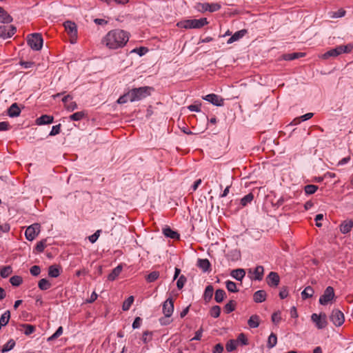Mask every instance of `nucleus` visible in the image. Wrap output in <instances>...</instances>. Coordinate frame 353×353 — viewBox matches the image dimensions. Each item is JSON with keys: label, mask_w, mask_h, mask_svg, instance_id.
Segmentation results:
<instances>
[{"label": "nucleus", "mask_w": 353, "mask_h": 353, "mask_svg": "<svg viewBox=\"0 0 353 353\" xmlns=\"http://www.w3.org/2000/svg\"><path fill=\"white\" fill-rule=\"evenodd\" d=\"M63 334V327H59L56 332L48 339V341H53L59 337Z\"/></svg>", "instance_id": "nucleus-53"}, {"label": "nucleus", "mask_w": 353, "mask_h": 353, "mask_svg": "<svg viewBox=\"0 0 353 353\" xmlns=\"http://www.w3.org/2000/svg\"><path fill=\"white\" fill-rule=\"evenodd\" d=\"M203 99L216 106H223L224 104L223 99L215 94H207Z\"/></svg>", "instance_id": "nucleus-15"}, {"label": "nucleus", "mask_w": 353, "mask_h": 353, "mask_svg": "<svg viewBox=\"0 0 353 353\" xmlns=\"http://www.w3.org/2000/svg\"><path fill=\"white\" fill-rule=\"evenodd\" d=\"M12 21V18L8 13L1 7H0V21L2 23H10Z\"/></svg>", "instance_id": "nucleus-27"}, {"label": "nucleus", "mask_w": 353, "mask_h": 353, "mask_svg": "<svg viewBox=\"0 0 353 353\" xmlns=\"http://www.w3.org/2000/svg\"><path fill=\"white\" fill-rule=\"evenodd\" d=\"M335 296L334 288L328 286L325 288L323 295L319 298V303L322 305H327Z\"/></svg>", "instance_id": "nucleus-9"}, {"label": "nucleus", "mask_w": 353, "mask_h": 353, "mask_svg": "<svg viewBox=\"0 0 353 353\" xmlns=\"http://www.w3.org/2000/svg\"><path fill=\"white\" fill-rule=\"evenodd\" d=\"M46 239H43L39 242H37L36 246H35V250H37V252H43L44 251V249L46 248Z\"/></svg>", "instance_id": "nucleus-49"}, {"label": "nucleus", "mask_w": 353, "mask_h": 353, "mask_svg": "<svg viewBox=\"0 0 353 353\" xmlns=\"http://www.w3.org/2000/svg\"><path fill=\"white\" fill-rule=\"evenodd\" d=\"M30 274L32 276H38L41 272V268L39 265H33L30 269Z\"/></svg>", "instance_id": "nucleus-58"}, {"label": "nucleus", "mask_w": 353, "mask_h": 353, "mask_svg": "<svg viewBox=\"0 0 353 353\" xmlns=\"http://www.w3.org/2000/svg\"><path fill=\"white\" fill-rule=\"evenodd\" d=\"M22 326L24 327L23 333L26 335H30L33 333L35 330V327L30 324H23Z\"/></svg>", "instance_id": "nucleus-52"}, {"label": "nucleus", "mask_w": 353, "mask_h": 353, "mask_svg": "<svg viewBox=\"0 0 353 353\" xmlns=\"http://www.w3.org/2000/svg\"><path fill=\"white\" fill-rule=\"evenodd\" d=\"M267 283L270 287H277L280 282V277L278 273L270 272L266 278Z\"/></svg>", "instance_id": "nucleus-16"}, {"label": "nucleus", "mask_w": 353, "mask_h": 353, "mask_svg": "<svg viewBox=\"0 0 353 353\" xmlns=\"http://www.w3.org/2000/svg\"><path fill=\"white\" fill-rule=\"evenodd\" d=\"M16 28L12 26H3L0 27V37L3 39L10 38L16 32Z\"/></svg>", "instance_id": "nucleus-13"}, {"label": "nucleus", "mask_w": 353, "mask_h": 353, "mask_svg": "<svg viewBox=\"0 0 353 353\" xmlns=\"http://www.w3.org/2000/svg\"><path fill=\"white\" fill-rule=\"evenodd\" d=\"M247 272L250 280L261 281L263 278L264 268L262 265H257L254 269H248Z\"/></svg>", "instance_id": "nucleus-8"}, {"label": "nucleus", "mask_w": 353, "mask_h": 353, "mask_svg": "<svg viewBox=\"0 0 353 353\" xmlns=\"http://www.w3.org/2000/svg\"><path fill=\"white\" fill-rule=\"evenodd\" d=\"M54 118L52 116L44 114L39 117L36 123L37 125H46V124H50L53 122Z\"/></svg>", "instance_id": "nucleus-24"}, {"label": "nucleus", "mask_w": 353, "mask_h": 353, "mask_svg": "<svg viewBox=\"0 0 353 353\" xmlns=\"http://www.w3.org/2000/svg\"><path fill=\"white\" fill-rule=\"evenodd\" d=\"M353 45L349 43L347 45H341L336 46L335 48L331 49L323 54L321 55V58L323 59H327L330 57H336L343 53H348L352 51Z\"/></svg>", "instance_id": "nucleus-4"}, {"label": "nucleus", "mask_w": 353, "mask_h": 353, "mask_svg": "<svg viewBox=\"0 0 353 353\" xmlns=\"http://www.w3.org/2000/svg\"><path fill=\"white\" fill-rule=\"evenodd\" d=\"M221 6L218 3H198L195 6V8L200 12H205L206 11H209L210 12H214L218 11L221 9Z\"/></svg>", "instance_id": "nucleus-6"}, {"label": "nucleus", "mask_w": 353, "mask_h": 353, "mask_svg": "<svg viewBox=\"0 0 353 353\" xmlns=\"http://www.w3.org/2000/svg\"><path fill=\"white\" fill-rule=\"evenodd\" d=\"M40 225L39 223H34L28 226L25 231V236L27 240L32 241L40 232Z\"/></svg>", "instance_id": "nucleus-10"}, {"label": "nucleus", "mask_w": 353, "mask_h": 353, "mask_svg": "<svg viewBox=\"0 0 353 353\" xmlns=\"http://www.w3.org/2000/svg\"><path fill=\"white\" fill-rule=\"evenodd\" d=\"M248 324L251 328H256L260 324V318L258 315H252L248 321Z\"/></svg>", "instance_id": "nucleus-26"}, {"label": "nucleus", "mask_w": 353, "mask_h": 353, "mask_svg": "<svg viewBox=\"0 0 353 353\" xmlns=\"http://www.w3.org/2000/svg\"><path fill=\"white\" fill-rule=\"evenodd\" d=\"M267 294L265 290H260L253 294V299L255 303H262L266 300Z\"/></svg>", "instance_id": "nucleus-20"}, {"label": "nucleus", "mask_w": 353, "mask_h": 353, "mask_svg": "<svg viewBox=\"0 0 353 353\" xmlns=\"http://www.w3.org/2000/svg\"><path fill=\"white\" fill-rule=\"evenodd\" d=\"M63 26L65 31L71 39H76L77 37V28L75 23L71 21H67L63 23Z\"/></svg>", "instance_id": "nucleus-12"}, {"label": "nucleus", "mask_w": 353, "mask_h": 353, "mask_svg": "<svg viewBox=\"0 0 353 353\" xmlns=\"http://www.w3.org/2000/svg\"><path fill=\"white\" fill-rule=\"evenodd\" d=\"M163 234L166 236L172 239H179L180 235L179 234L172 230L170 227L166 226L163 229Z\"/></svg>", "instance_id": "nucleus-22"}, {"label": "nucleus", "mask_w": 353, "mask_h": 353, "mask_svg": "<svg viewBox=\"0 0 353 353\" xmlns=\"http://www.w3.org/2000/svg\"><path fill=\"white\" fill-rule=\"evenodd\" d=\"M208 24L206 18L187 19L177 23V26L185 29H199Z\"/></svg>", "instance_id": "nucleus-2"}, {"label": "nucleus", "mask_w": 353, "mask_h": 353, "mask_svg": "<svg viewBox=\"0 0 353 353\" xmlns=\"http://www.w3.org/2000/svg\"><path fill=\"white\" fill-rule=\"evenodd\" d=\"M10 319V312L9 310H6L0 317V324L6 326Z\"/></svg>", "instance_id": "nucleus-37"}, {"label": "nucleus", "mask_w": 353, "mask_h": 353, "mask_svg": "<svg viewBox=\"0 0 353 353\" xmlns=\"http://www.w3.org/2000/svg\"><path fill=\"white\" fill-rule=\"evenodd\" d=\"M28 44L34 50H39L43 46V38L39 33H33L28 36Z\"/></svg>", "instance_id": "nucleus-5"}, {"label": "nucleus", "mask_w": 353, "mask_h": 353, "mask_svg": "<svg viewBox=\"0 0 353 353\" xmlns=\"http://www.w3.org/2000/svg\"><path fill=\"white\" fill-rule=\"evenodd\" d=\"M170 316H166L164 315L163 317L159 319V322L161 325H168L171 323L172 320L170 319Z\"/></svg>", "instance_id": "nucleus-62"}, {"label": "nucleus", "mask_w": 353, "mask_h": 353, "mask_svg": "<svg viewBox=\"0 0 353 353\" xmlns=\"http://www.w3.org/2000/svg\"><path fill=\"white\" fill-rule=\"evenodd\" d=\"M226 288L229 292H237L239 290L236 288V284L231 281H227L225 282Z\"/></svg>", "instance_id": "nucleus-46"}, {"label": "nucleus", "mask_w": 353, "mask_h": 353, "mask_svg": "<svg viewBox=\"0 0 353 353\" xmlns=\"http://www.w3.org/2000/svg\"><path fill=\"white\" fill-rule=\"evenodd\" d=\"M65 109L69 112H72L77 108V104L74 101H71L65 105Z\"/></svg>", "instance_id": "nucleus-61"}, {"label": "nucleus", "mask_w": 353, "mask_h": 353, "mask_svg": "<svg viewBox=\"0 0 353 353\" xmlns=\"http://www.w3.org/2000/svg\"><path fill=\"white\" fill-rule=\"evenodd\" d=\"M245 273L246 272L244 269L238 268V269L233 270L231 272L230 275L236 280L242 281V280L243 279V278L245 276Z\"/></svg>", "instance_id": "nucleus-21"}, {"label": "nucleus", "mask_w": 353, "mask_h": 353, "mask_svg": "<svg viewBox=\"0 0 353 353\" xmlns=\"http://www.w3.org/2000/svg\"><path fill=\"white\" fill-rule=\"evenodd\" d=\"M339 228L342 234H347L352 230L353 228V221L352 220H345L341 223Z\"/></svg>", "instance_id": "nucleus-18"}, {"label": "nucleus", "mask_w": 353, "mask_h": 353, "mask_svg": "<svg viewBox=\"0 0 353 353\" xmlns=\"http://www.w3.org/2000/svg\"><path fill=\"white\" fill-rule=\"evenodd\" d=\"M148 51V48H146L145 47H140V48H134V50H132L131 52H135V53L138 54L139 56H143V55L145 54V53Z\"/></svg>", "instance_id": "nucleus-56"}, {"label": "nucleus", "mask_w": 353, "mask_h": 353, "mask_svg": "<svg viewBox=\"0 0 353 353\" xmlns=\"http://www.w3.org/2000/svg\"><path fill=\"white\" fill-rule=\"evenodd\" d=\"M174 312V300L172 298H168L163 303V313L166 316H171Z\"/></svg>", "instance_id": "nucleus-14"}, {"label": "nucleus", "mask_w": 353, "mask_h": 353, "mask_svg": "<svg viewBox=\"0 0 353 353\" xmlns=\"http://www.w3.org/2000/svg\"><path fill=\"white\" fill-rule=\"evenodd\" d=\"M134 302V296H130L123 303L122 309L123 311H128L130 310L132 304Z\"/></svg>", "instance_id": "nucleus-43"}, {"label": "nucleus", "mask_w": 353, "mask_h": 353, "mask_svg": "<svg viewBox=\"0 0 353 353\" xmlns=\"http://www.w3.org/2000/svg\"><path fill=\"white\" fill-rule=\"evenodd\" d=\"M12 272V269L10 265L3 267L0 270V276L2 278H7Z\"/></svg>", "instance_id": "nucleus-40"}, {"label": "nucleus", "mask_w": 353, "mask_h": 353, "mask_svg": "<svg viewBox=\"0 0 353 353\" xmlns=\"http://www.w3.org/2000/svg\"><path fill=\"white\" fill-rule=\"evenodd\" d=\"M314 292L313 288L310 286H307L304 289V290L301 293L302 298L303 299L310 298L313 296Z\"/></svg>", "instance_id": "nucleus-41"}, {"label": "nucleus", "mask_w": 353, "mask_h": 353, "mask_svg": "<svg viewBox=\"0 0 353 353\" xmlns=\"http://www.w3.org/2000/svg\"><path fill=\"white\" fill-rule=\"evenodd\" d=\"M236 343H241V345H248V339L246 337V336L243 334V333H241L238 337H237V339L236 340Z\"/></svg>", "instance_id": "nucleus-54"}, {"label": "nucleus", "mask_w": 353, "mask_h": 353, "mask_svg": "<svg viewBox=\"0 0 353 353\" xmlns=\"http://www.w3.org/2000/svg\"><path fill=\"white\" fill-rule=\"evenodd\" d=\"M186 282V278L185 276L181 275L176 282V286L178 289L181 290L183 288L185 283Z\"/></svg>", "instance_id": "nucleus-57"}, {"label": "nucleus", "mask_w": 353, "mask_h": 353, "mask_svg": "<svg viewBox=\"0 0 353 353\" xmlns=\"http://www.w3.org/2000/svg\"><path fill=\"white\" fill-rule=\"evenodd\" d=\"M15 341L13 339H10L6 344L3 345L1 352L5 353L12 350L15 346Z\"/></svg>", "instance_id": "nucleus-35"}, {"label": "nucleus", "mask_w": 353, "mask_h": 353, "mask_svg": "<svg viewBox=\"0 0 353 353\" xmlns=\"http://www.w3.org/2000/svg\"><path fill=\"white\" fill-rule=\"evenodd\" d=\"M21 109L17 103H12L8 110V114L10 117H16L20 115Z\"/></svg>", "instance_id": "nucleus-23"}, {"label": "nucleus", "mask_w": 353, "mask_h": 353, "mask_svg": "<svg viewBox=\"0 0 353 353\" xmlns=\"http://www.w3.org/2000/svg\"><path fill=\"white\" fill-rule=\"evenodd\" d=\"M248 31L245 29H242L236 32L232 37L228 40L227 43L231 44L236 41H239L240 39L243 38L246 34Z\"/></svg>", "instance_id": "nucleus-17"}, {"label": "nucleus", "mask_w": 353, "mask_h": 353, "mask_svg": "<svg viewBox=\"0 0 353 353\" xmlns=\"http://www.w3.org/2000/svg\"><path fill=\"white\" fill-rule=\"evenodd\" d=\"M153 88L150 86H143L130 90L131 102L140 101L151 94Z\"/></svg>", "instance_id": "nucleus-3"}, {"label": "nucleus", "mask_w": 353, "mask_h": 353, "mask_svg": "<svg viewBox=\"0 0 353 353\" xmlns=\"http://www.w3.org/2000/svg\"><path fill=\"white\" fill-rule=\"evenodd\" d=\"M159 276V272L157 271H153L150 272L146 277V280L148 282H154L156 281Z\"/></svg>", "instance_id": "nucleus-51"}, {"label": "nucleus", "mask_w": 353, "mask_h": 353, "mask_svg": "<svg viewBox=\"0 0 353 353\" xmlns=\"http://www.w3.org/2000/svg\"><path fill=\"white\" fill-rule=\"evenodd\" d=\"M38 287L41 290H47L51 287V283L46 279H41L39 281Z\"/></svg>", "instance_id": "nucleus-36"}, {"label": "nucleus", "mask_w": 353, "mask_h": 353, "mask_svg": "<svg viewBox=\"0 0 353 353\" xmlns=\"http://www.w3.org/2000/svg\"><path fill=\"white\" fill-rule=\"evenodd\" d=\"M277 343V336L275 334L271 333L268 339L267 346L269 349L274 347Z\"/></svg>", "instance_id": "nucleus-32"}, {"label": "nucleus", "mask_w": 353, "mask_h": 353, "mask_svg": "<svg viewBox=\"0 0 353 353\" xmlns=\"http://www.w3.org/2000/svg\"><path fill=\"white\" fill-rule=\"evenodd\" d=\"M346 12L343 9H339L336 12H330L329 16L332 19L340 18L345 16Z\"/></svg>", "instance_id": "nucleus-44"}, {"label": "nucleus", "mask_w": 353, "mask_h": 353, "mask_svg": "<svg viewBox=\"0 0 353 353\" xmlns=\"http://www.w3.org/2000/svg\"><path fill=\"white\" fill-rule=\"evenodd\" d=\"M288 296V290L286 287H283L279 292V296L281 299H285Z\"/></svg>", "instance_id": "nucleus-63"}, {"label": "nucleus", "mask_w": 353, "mask_h": 353, "mask_svg": "<svg viewBox=\"0 0 353 353\" xmlns=\"http://www.w3.org/2000/svg\"><path fill=\"white\" fill-rule=\"evenodd\" d=\"M213 292H214V288H213V286L211 285H208L206 288H205V292H204V294H203V299L205 301H209L212 296H213Z\"/></svg>", "instance_id": "nucleus-29"}, {"label": "nucleus", "mask_w": 353, "mask_h": 353, "mask_svg": "<svg viewBox=\"0 0 353 353\" xmlns=\"http://www.w3.org/2000/svg\"><path fill=\"white\" fill-rule=\"evenodd\" d=\"M123 269L122 265H119L114 268L112 272L108 274V279L109 281H114L117 277L121 274Z\"/></svg>", "instance_id": "nucleus-25"}, {"label": "nucleus", "mask_w": 353, "mask_h": 353, "mask_svg": "<svg viewBox=\"0 0 353 353\" xmlns=\"http://www.w3.org/2000/svg\"><path fill=\"white\" fill-rule=\"evenodd\" d=\"M236 303L234 301H233V300L230 301L229 303L225 304V305L224 306L225 312L226 314H229V313L233 312L236 308Z\"/></svg>", "instance_id": "nucleus-39"}, {"label": "nucleus", "mask_w": 353, "mask_h": 353, "mask_svg": "<svg viewBox=\"0 0 353 353\" xmlns=\"http://www.w3.org/2000/svg\"><path fill=\"white\" fill-rule=\"evenodd\" d=\"M254 199V194L250 192L248 194H246L245 196H244L241 199V205L243 207L248 205L249 203H250L252 200Z\"/></svg>", "instance_id": "nucleus-34"}, {"label": "nucleus", "mask_w": 353, "mask_h": 353, "mask_svg": "<svg viewBox=\"0 0 353 353\" xmlns=\"http://www.w3.org/2000/svg\"><path fill=\"white\" fill-rule=\"evenodd\" d=\"M61 125L59 123L58 125H54L52 128V130L49 134L50 136H55L60 133Z\"/></svg>", "instance_id": "nucleus-55"}, {"label": "nucleus", "mask_w": 353, "mask_h": 353, "mask_svg": "<svg viewBox=\"0 0 353 353\" xmlns=\"http://www.w3.org/2000/svg\"><path fill=\"white\" fill-rule=\"evenodd\" d=\"M237 344L236 341L230 340L227 342L225 347L228 352H230L236 348Z\"/></svg>", "instance_id": "nucleus-50"}, {"label": "nucleus", "mask_w": 353, "mask_h": 353, "mask_svg": "<svg viewBox=\"0 0 353 353\" xmlns=\"http://www.w3.org/2000/svg\"><path fill=\"white\" fill-rule=\"evenodd\" d=\"M86 116L85 111H80L71 114L69 117L71 121H81Z\"/></svg>", "instance_id": "nucleus-31"}, {"label": "nucleus", "mask_w": 353, "mask_h": 353, "mask_svg": "<svg viewBox=\"0 0 353 353\" xmlns=\"http://www.w3.org/2000/svg\"><path fill=\"white\" fill-rule=\"evenodd\" d=\"M305 54L303 52H294L291 54H288L284 56V59L288 61H292L300 57H304Z\"/></svg>", "instance_id": "nucleus-38"}, {"label": "nucleus", "mask_w": 353, "mask_h": 353, "mask_svg": "<svg viewBox=\"0 0 353 353\" xmlns=\"http://www.w3.org/2000/svg\"><path fill=\"white\" fill-rule=\"evenodd\" d=\"M10 282L13 286L17 287L22 283L23 279L21 276L15 275L10 279Z\"/></svg>", "instance_id": "nucleus-45"}, {"label": "nucleus", "mask_w": 353, "mask_h": 353, "mask_svg": "<svg viewBox=\"0 0 353 353\" xmlns=\"http://www.w3.org/2000/svg\"><path fill=\"white\" fill-rule=\"evenodd\" d=\"M313 117V113H311V112H309V113H307L304 115H302L301 117L299 118H296L293 120V121L292 122V123L293 125H297L299 124L301 121H307L310 119H311L312 117Z\"/></svg>", "instance_id": "nucleus-33"}, {"label": "nucleus", "mask_w": 353, "mask_h": 353, "mask_svg": "<svg viewBox=\"0 0 353 353\" xmlns=\"http://www.w3.org/2000/svg\"><path fill=\"white\" fill-rule=\"evenodd\" d=\"M330 319L336 326H341L345 321L344 314L341 310L334 309L332 311Z\"/></svg>", "instance_id": "nucleus-11"}, {"label": "nucleus", "mask_w": 353, "mask_h": 353, "mask_svg": "<svg viewBox=\"0 0 353 353\" xmlns=\"http://www.w3.org/2000/svg\"><path fill=\"white\" fill-rule=\"evenodd\" d=\"M152 332L149 331H145L143 333L142 341L144 343H148L151 339Z\"/></svg>", "instance_id": "nucleus-59"}, {"label": "nucleus", "mask_w": 353, "mask_h": 353, "mask_svg": "<svg viewBox=\"0 0 353 353\" xmlns=\"http://www.w3.org/2000/svg\"><path fill=\"white\" fill-rule=\"evenodd\" d=\"M129 40L128 32L114 29L109 31L102 39V43L110 50H117L125 46Z\"/></svg>", "instance_id": "nucleus-1"}, {"label": "nucleus", "mask_w": 353, "mask_h": 353, "mask_svg": "<svg viewBox=\"0 0 353 353\" xmlns=\"http://www.w3.org/2000/svg\"><path fill=\"white\" fill-rule=\"evenodd\" d=\"M311 320L319 330L325 328L327 325V316L325 313H314L311 316Z\"/></svg>", "instance_id": "nucleus-7"}, {"label": "nucleus", "mask_w": 353, "mask_h": 353, "mask_svg": "<svg viewBox=\"0 0 353 353\" xmlns=\"http://www.w3.org/2000/svg\"><path fill=\"white\" fill-rule=\"evenodd\" d=\"M197 266L204 272H210L211 270V264L207 259H199L197 261Z\"/></svg>", "instance_id": "nucleus-19"}, {"label": "nucleus", "mask_w": 353, "mask_h": 353, "mask_svg": "<svg viewBox=\"0 0 353 353\" xmlns=\"http://www.w3.org/2000/svg\"><path fill=\"white\" fill-rule=\"evenodd\" d=\"M221 307L219 305L212 307L210 311V316L214 318H218L220 316Z\"/></svg>", "instance_id": "nucleus-48"}, {"label": "nucleus", "mask_w": 353, "mask_h": 353, "mask_svg": "<svg viewBox=\"0 0 353 353\" xmlns=\"http://www.w3.org/2000/svg\"><path fill=\"white\" fill-rule=\"evenodd\" d=\"M318 190V186L315 185H307L304 188V190L306 194H312L316 192Z\"/></svg>", "instance_id": "nucleus-47"}, {"label": "nucleus", "mask_w": 353, "mask_h": 353, "mask_svg": "<svg viewBox=\"0 0 353 353\" xmlns=\"http://www.w3.org/2000/svg\"><path fill=\"white\" fill-rule=\"evenodd\" d=\"M226 293L222 289L216 290L215 292L214 295V300L217 303H221L223 301L224 298L225 297Z\"/></svg>", "instance_id": "nucleus-30"}, {"label": "nucleus", "mask_w": 353, "mask_h": 353, "mask_svg": "<svg viewBox=\"0 0 353 353\" xmlns=\"http://www.w3.org/2000/svg\"><path fill=\"white\" fill-rule=\"evenodd\" d=\"M48 275L52 278H57L60 275V268L55 265H50L48 268Z\"/></svg>", "instance_id": "nucleus-28"}, {"label": "nucleus", "mask_w": 353, "mask_h": 353, "mask_svg": "<svg viewBox=\"0 0 353 353\" xmlns=\"http://www.w3.org/2000/svg\"><path fill=\"white\" fill-rule=\"evenodd\" d=\"M128 101L131 102L130 90L128 91L127 93L121 95L117 100V103L119 104H123L127 103Z\"/></svg>", "instance_id": "nucleus-42"}, {"label": "nucleus", "mask_w": 353, "mask_h": 353, "mask_svg": "<svg viewBox=\"0 0 353 353\" xmlns=\"http://www.w3.org/2000/svg\"><path fill=\"white\" fill-rule=\"evenodd\" d=\"M223 351V346L221 343L215 345L212 350L213 353H222Z\"/></svg>", "instance_id": "nucleus-64"}, {"label": "nucleus", "mask_w": 353, "mask_h": 353, "mask_svg": "<svg viewBox=\"0 0 353 353\" xmlns=\"http://www.w3.org/2000/svg\"><path fill=\"white\" fill-rule=\"evenodd\" d=\"M281 317L280 312H276L272 314V321H273V323L277 324L281 321Z\"/></svg>", "instance_id": "nucleus-60"}]
</instances>
